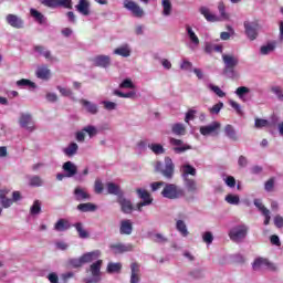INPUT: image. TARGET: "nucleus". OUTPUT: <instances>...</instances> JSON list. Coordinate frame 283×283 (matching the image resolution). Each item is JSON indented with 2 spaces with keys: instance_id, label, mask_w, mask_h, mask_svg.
<instances>
[{
  "instance_id": "obj_1",
  "label": "nucleus",
  "mask_w": 283,
  "mask_h": 283,
  "mask_svg": "<svg viewBox=\"0 0 283 283\" xmlns=\"http://www.w3.org/2000/svg\"><path fill=\"white\" fill-rule=\"evenodd\" d=\"M161 196L168 200H178V198H184L185 190L174 184H165Z\"/></svg>"
},
{
  "instance_id": "obj_2",
  "label": "nucleus",
  "mask_w": 283,
  "mask_h": 283,
  "mask_svg": "<svg viewBox=\"0 0 283 283\" xmlns=\"http://www.w3.org/2000/svg\"><path fill=\"white\" fill-rule=\"evenodd\" d=\"M156 171H159L164 178H167V180H171L174 178V171H175V166H174V160L171 158L166 157L165 163L158 161L155 167Z\"/></svg>"
},
{
  "instance_id": "obj_3",
  "label": "nucleus",
  "mask_w": 283,
  "mask_h": 283,
  "mask_svg": "<svg viewBox=\"0 0 283 283\" xmlns=\"http://www.w3.org/2000/svg\"><path fill=\"white\" fill-rule=\"evenodd\" d=\"M103 266V260L93 262L86 270V273H91L90 277L84 279L85 283H98L101 282V268Z\"/></svg>"
},
{
  "instance_id": "obj_4",
  "label": "nucleus",
  "mask_w": 283,
  "mask_h": 283,
  "mask_svg": "<svg viewBox=\"0 0 283 283\" xmlns=\"http://www.w3.org/2000/svg\"><path fill=\"white\" fill-rule=\"evenodd\" d=\"M249 233V226L242 223L234 226L230 231H229V238L232 240V242H242L244 238H247Z\"/></svg>"
},
{
  "instance_id": "obj_5",
  "label": "nucleus",
  "mask_w": 283,
  "mask_h": 283,
  "mask_svg": "<svg viewBox=\"0 0 283 283\" xmlns=\"http://www.w3.org/2000/svg\"><path fill=\"white\" fill-rule=\"evenodd\" d=\"M124 8L128 10L136 19H143V17H145V10L140 4L133 0H124Z\"/></svg>"
},
{
  "instance_id": "obj_6",
  "label": "nucleus",
  "mask_w": 283,
  "mask_h": 283,
  "mask_svg": "<svg viewBox=\"0 0 283 283\" xmlns=\"http://www.w3.org/2000/svg\"><path fill=\"white\" fill-rule=\"evenodd\" d=\"M137 196L143 200L142 202L137 203V211L142 212L143 207H149L154 202V199L151 198V195L148 193L147 190L143 188L137 189Z\"/></svg>"
},
{
  "instance_id": "obj_7",
  "label": "nucleus",
  "mask_w": 283,
  "mask_h": 283,
  "mask_svg": "<svg viewBox=\"0 0 283 283\" xmlns=\"http://www.w3.org/2000/svg\"><path fill=\"white\" fill-rule=\"evenodd\" d=\"M252 268L254 271H260V269H268L269 271H277V266L274 263L263 258L255 259L252 264Z\"/></svg>"
},
{
  "instance_id": "obj_8",
  "label": "nucleus",
  "mask_w": 283,
  "mask_h": 283,
  "mask_svg": "<svg viewBox=\"0 0 283 283\" xmlns=\"http://www.w3.org/2000/svg\"><path fill=\"white\" fill-rule=\"evenodd\" d=\"M42 4L46 8H65L72 10V0H42Z\"/></svg>"
},
{
  "instance_id": "obj_9",
  "label": "nucleus",
  "mask_w": 283,
  "mask_h": 283,
  "mask_svg": "<svg viewBox=\"0 0 283 283\" xmlns=\"http://www.w3.org/2000/svg\"><path fill=\"white\" fill-rule=\"evenodd\" d=\"M20 127H22V129H27V132H34L35 127H34V120L32 119V115L28 114V113H22L20 115Z\"/></svg>"
},
{
  "instance_id": "obj_10",
  "label": "nucleus",
  "mask_w": 283,
  "mask_h": 283,
  "mask_svg": "<svg viewBox=\"0 0 283 283\" xmlns=\"http://www.w3.org/2000/svg\"><path fill=\"white\" fill-rule=\"evenodd\" d=\"M109 249L115 255H120L134 251V245L132 243H113Z\"/></svg>"
},
{
  "instance_id": "obj_11",
  "label": "nucleus",
  "mask_w": 283,
  "mask_h": 283,
  "mask_svg": "<svg viewBox=\"0 0 283 283\" xmlns=\"http://www.w3.org/2000/svg\"><path fill=\"white\" fill-rule=\"evenodd\" d=\"M245 34L250 41H255L258 39V30H260V24L258 22H244Z\"/></svg>"
},
{
  "instance_id": "obj_12",
  "label": "nucleus",
  "mask_w": 283,
  "mask_h": 283,
  "mask_svg": "<svg viewBox=\"0 0 283 283\" xmlns=\"http://www.w3.org/2000/svg\"><path fill=\"white\" fill-rule=\"evenodd\" d=\"M6 21L9 25H11V28H15V30H21L25 25V22L23 21V19L12 13L6 17Z\"/></svg>"
},
{
  "instance_id": "obj_13",
  "label": "nucleus",
  "mask_w": 283,
  "mask_h": 283,
  "mask_svg": "<svg viewBox=\"0 0 283 283\" xmlns=\"http://www.w3.org/2000/svg\"><path fill=\"white\" fill-rule=\"evenodd\" d=\"M91 62L95 67H109L112 65V57L109 55H96L91 59Z\"/></svg>"
},
{
  "instance_id": "obj_14",
  "label": "nucleus",
  "mask_w": 283,
  "mask_h": 283,
  "mask_svg": "<svg viewBox=\"0 0 283 283\" xmlns=\"http://www.w3.org/2000/svg\"><path fill=\"white\" fill-rule=\"evenodd\" d=\"M117 202L120 206L123 213L129 214V213H132V211H134V205H132V200L123 197V195H120L117 198Z\"/></svg>"
},
{
  "instance_id": "obj_15",
  "label": "nucleus",
  "mask_w": 283,
  "mask_h": 283,
  "mask_svg": "<svg viewBox=\"0 0 283 283\" xmlns=\"http://www.w3.org/2000/svg\"><path fill=\"white\" fill-rule=\"evenodd\" d=\"M73 193L77 202H85L86 200H92V195H90V192H87L85 188L76 187Z\"/></svg>"
},
{
  "instance_id": "obj_16",
  "label": "nucleus",
  "mask_w": 283,
  "mask_h": 283,
  "mask_svg": "<svg viewBox=\"0 0 283 283\" xmlns=\"http://www.w3.org/2000/svg\"><path fill=\"white\" fill-rule=\"evenodd\" d=\"M218 129H220V123L212 122L209 125L200 127V135L201 136H211V134H218Z\"/></svg>"
},
{
  "instance_id": "obj_17",
  "label": "nucleus",
  "mask_w": 283,
  "mask_h": 283,
  "mask_svg": "<svg viewBox=\"0 0 283 283\" xmlns=\"http://www.w3.org/2000/svg\"><path fill=\"white\" fill-rule=\"evenodd\" d=\"M170 145L175 146V154H185V151L191 149V146L184 144L181 139L170 138Z\"/></svg>"
},
{
  "instance_id": "obj_18",
  "label": "nucleus",
  "mask_w": 283,
  "mask_h": 283,
  "mask_svg": "<svg viewBox=\"0 0 283 283\" xmlns=\"http://www.w3.org/2000/svg\"><path fill=\"white\" fill-rule=\"evenodd\" d=\"M133 231H134V224L132 223V220L124 219L120 221V224H119L120 235H132Z\"/></svg>"
},
{
  "instance_id": "obj_19",
  "label": "nucleus",
  "mask_w": 283,
  "mask_h": 283,
  "mask_svg": "<svg viewBox=\"0 0 283 283\" xmlns=\"http://www.w3.org/2000/svg\"><path fill=\"white\" fill-rule=\"evenodd\" d=\"M81 258H82L83 264H90L94 261H98V258H101V250L86 252Z\"/></svg>"
},
{
  "instance_id": "obj_20",
  "label": "nucleus",
  "mask_w": 283,
  "mask_h": 283,
  "mask_svg": "<svg viewBox=\"0 0 283 283\" xmlns=\"http://www.w3.org/2000/svg\"><path fill=\"white\" fill-rule=\"evenodd\" d=\"M62 169L66 174V178H74L78 171V168L72 161L64 163Z\"/></svg>"
},
{
  "instance_id": "obj_21",
  "label": "nucleus",
  "mask_w": 283,
  "mask_h": 283,
  "mask_svg": "<svg viewBox=\"0 0 283 283\" xmlns=\"http://www.w3.org/2000/svg\"><path fill=\"white\" fill-rule=\"evenodd\" d=\"M75 10L83 17H90V0H80L78 3L75 6Z\"/></svg>"
},
{
  "instance_id": "obj_22",
  "label": "nucleus",
  "mask_w": 283,
  "mask_h": 283,
  "mask_svg": "<svg viewBox=\"0 0 283 283\" xmlns=\"http://www.w3.org/2000/svg\"><path fill=\"white\" fill-rule=\"evenodd\" d=\"M130 272V283H140V265L138 263H132Z\"/></svg>"
},
{
  "instance_id": "obj_23",
  "label": "nucleus",
  "mask_w": 283,
  "mask_h": 283,
  "mask_svg": "<svg viewBox=\"0 0 283 283\" xmlns=\"http://www.w3.org/2000/svg\"><path fill=\"white\" fill-rule=\"evenodd\" d=\"M180 172H181V178L185 180V179H189V176H196L197 170L196 168H193V166L189 164H185L180 167Z\"/></svg>"
},
{
  "instance_id": "obj_24",
  "label": "nucleus",
  "mask_w": 283,
  "mask_h": 283,
  "mask_svg": "<svg viewBox=\"0 0 283 283\" xmlns=\"http://www.w3.org/2000/svg\"><path fill=\"white\" fill-rule=\"evenodd\" d=\"M200 13L205 17L206 20H208L210 23H216L220 21V18L209 10L207 7H201L200 8Z\"/></svg>"
},
{
  "instance_id": "obj_25",
  "label": "nucleus",
  "mask_w": 283,
  "mask_h": 283,
  "mask_svg": "<svg viewBox=\"0 0 283 283\" xmlns=\"http://www.w3.org/2000/svg\"><path fill=\"white\" fill-rule=\"evenodd\" d=\"M17 86L20 87L21 90H30V92H33V90H36V84L27 78L17 81Z\"/></svg>"
},
{
  "instance_id": "obj_26",
  "label": "nucleus",
  "mask_w": 283,
  "mask_h": 283,
  "mask_svg": "<svg viewBox=\"0 0 283 283\" xmlns=\"http://www.w3.org/2000/svg\"><path fill=\"white\" fill-rule=\"evenodd\" d=\"M30 15L39 23L40 25H44V23H48V18L43 13H41L36 9H30Z\"/></svg>"
},
{
  "instance_id": "obj_27",
  "label": "nucleus",
  "mask_w": 283,
  "mask_h": 283,
  "mask_svg": "<svg viewBox=\"0 0 283 283\" xmlns=\"http://www.w3.org/2000/svg\"><path fill=\"white\" fill-rule=\"evenodd\" d=\"M113 53L117 54V56H123L124 59H127L128 56H132V49L128 44H123L122 46L115 49Z\"/></svg>"
},
{
  "instance_id": "obj_28",
  "label": "nucleus",
  "mask_w": 283,
  "mask_h": 283,
  "mask_svg": "<svg viewBox=\"0 0 283 283\" xmlns=\"http://www.w3.org/2000/svg\"><path fill=\"white\" fill-rule=\"evenodd\" d=\"M98 209V207L92 202L87 203H80L77 206V211H81L82 213H88V212H94Z\"/></svg>"
},
{
  "instance_id": "obj_29",
  "label": "nucleus",
  "mask_w": 283,
  "mask_h": 283,
  "mask_svg": "<svg viewBox=\"0 0 283 283\" xmlns=\"http://www.w3.org/2000/svg\"><path fill=\"white\" fill-rule=\"evenodd\" d=\"M222 59H223V63L228 70H233V67H235V65H238V60L233 55L223 54Z\"/></svg>"
},
{
  "instance_id": "obj_30",
  "label": "nucleus",
  "mask_w": 283,
  "mask_h": 283,
  "mask_svg": "<svg viewBox=\"0 0 283 283\" xmlns=\"http://www.w3.org/2000/svg\"><path fill=\"white\" fill-rule=\"evenodd\" d=\"M171 132L175 136H185L187 134V128L182 123H176L171 126Z\"/></svg>"
},
{
  "instance_id": "obj_31",
  "label": "nucleus",
  "mask_w": 283,
  "mask_h": 283,
  "mask_svg": "<svg viewBox=\"0 0 283 283\" xmlns=\"http://www.w3.org/2000/svg\"><path fill=\"white\" fill-rule=\"evenodd\" d=\"M72 226L70 224V221L65 219H59L57 222L54 224V230L59 231L60 233L63 231H67Z\"/></svg>"
},
{
  "instance_id": "obj_32",
  "label": "nucleus",
  "mask_w": 283,
  "mask_h": 283,
  "mask_svg": "<svg viewBox=\"0 0 283 283\" xmlns=\"http://www.w3.org/2000/svg\"><path fill=\"white\" fill-rule=\"evenodd\" d=\"M82 105L83 107H85L88 114H92V115L98 114V105L86 99H82Z\"/></svg>"
},
{
  "instance_id": "obj_33",
  "label": "nucleus",
  "mask_w": 283,
  "mask_h": 283,
  "mask_svg": "<svg viewBox=\"0 0 283 283\" xmlns=\"http://www.w3.org/2000/svg\"><path fill=\"white\" fill-rule=\"evenodd\" d=\"M76 151H78V144L76 143H71L66 148H63V154H65L67 158L76 156Z\"/></svg>"
},
{
  "instance_id": "obj_34",
  "label": "nucleus",
  "mask_w": 283,
  "mask_h": 283,
  "mask_svg": "<svg viewBox=\"0 0 283 283\" xmlns=\"http://www.w3.org/2000/svg\"><path fill=\"white\" fill-rule=\"evenodd\" d=\"M224 134L227 138H229L230 140H238V133L235 132V128L231 124L226 125Z\"/></svg>"
},
{
  "instance_id": "obj_35",
  "label": "nucleus",
  "mask_w": 283,
  "mask_h": 283,
  "mask_svg": "<svg viewBox=\"0 0 283 283\" xmlns=\"http://www.w3.org/2000/svg\"><path fill=\"white\" fill-rule=\"evenodd\" d=\"M73 227L77 231L78 238H81L82 240H87V238H90V232H87V230H85V228H83V223L77 222V223L73 224Z\"/></svg>"
},
{
  "instance_id": "obj_36",
  "label": "nucleus",
  "mask_w": 283,
  "mask_h": 283,
  "mask_svg": "<svg viewBox=\"0 0 283 283\" xmlns=\"http://www.w3.org/2000/svg\"><path fill=\"white\" fill-rule=\"evenodd\" d=\"M249 92H251L249 87L240 86L235 90L234 94L238 96V98H240V101H242L243 103H247V94H249Z\"/></svg>"
},
{
  "instance_id": "obj_37",
  "label": "nucleus",
  "mask_w": 283,
  "mask_h": 283,
  "mask_svg": "<svg viewBox=\"0 0 283 283\" xmlns=\"http://www.w3.org/2000/svg\"><path fill=\"white\" fill-rule=\"evenodd\" d=\"M176 229L180 232V235L182 238H187L189 235V230L187 229V223H185L182 220L178 219L176 221Z\"/></svg>"
},
{
  "instance_id": "obj_38",
  "label": "nucleus",
  "mask_w": 283,
  "mask_h": 283,
  "mask_svg": "<svg viewBox=\"0 0 283 283\" xmlns=\"http://www.w3.org/2000/svg\"><path fill=\"white\" fill-rule=\"evenodd\" d=\"M184 182L187 191H190L191 193H196V191H198V184L193 179H184Z\"/></svg>"
},
{
  "instance_id": "obj_39",
  "label": "nucleus",
  "mask_w": 283,
  "mask_h": 283,
  "mask_svg": "<svg viewBox=\"0 0 283 283\" xmlns=\"http://www.w3.org/2000/svg\"><path fill=\"white\" fill-rule=\"evenodd\" d=\"M107 191L108 193H111V196H123V193H120V187L114 182H108L106 185Z\"/></svg>"
},
{
  "instance_id": "obj_40",
  "label": "nucleus",
  "mask_w": 283,
  "mask_h": 283,
  "mask_svg": "<svg viewBox=\"0 0 283 283\" xmlns=\"http://www.w3.org/2000/svg\"><path fill=\"white\" fill-rule=\"evenodd\" d=\"M186 32L195 45H200V39H198V35H196V32H193V29L189 24L186 25Z\"/></svg>"
},
{
  "instance_id": "obj_41",
  "label": "nucleus",
  "mask_w": 283,
  "mask_h": 283,
  "mask_svg": "<svg viewBox=\"0 0 283 283\" xmlns=\"http://www.w3.org/2000/svg\"><path fill=\"white\" fill-rule=\"evenodd\" d=\"M29 186L30 187H43V179L38 175L29 176Z\"/></svg>"
},
{
  "instance_id": "obj_42",
  "label": "nucleus",
  "mask_w": 283,
  "mask_h": 283,
  "mask_svg": "<svg viewBox=\"0 0 283 283\" xmlns=\"http://www.w3.org/2000/svg\"><path fill=\"white\" fill-rule=\"evenodd\" d=\"M207 87L210 90V92H213V94L219 96V98H224V96H227V93H224V91L220 90V87L216 86L214 84L209 83Z\"/></svg>"
},
{
  "instance_id": "obj_43",
  "label": "nucleus",
  "mask_w": 283,
  "mask_h": 283,
  "mask_svg": "<svg viewBox=\"0 0 283 283\" xmlns=\"http://www.w3.org/2000/svg\"><path fill=\"white\" fill-rule=\"evenodd\" d=\"M35 52H39L41 56H44L48 61H52V53L48 50H45L44 46L36 45L34 46Z\"/></svg>"
},
{
  "instance_id": "obj_44",
  "label": "nucleus",
  "mask_w": 283,
  "mask_h": 283,
  "mask_svg": "<svg viewBox=\"0 0 283 283\" xmlns=\"http://www.w3.org/2000/svg\"><path fill=\"white\" fill-rule=\"evenodd\" d=\"M122 269H123V264L109 262L107 264L106 271L107 273H120Z\"/></svg>"
},
{
  "instance_id": "obj_45",
  "label": "nucleus",
  "mask_w": 283,
  "mask_h": 283,
  "mask_svg": "<svg viewBox=\"0 0 283 283\" xmlns=\"http://www.w3.org/2000/svg\"><path fill=\"white\" fill-rule=\"evenodd\" d=\"M84 134H87V136L90 138H94V136H96L98 134V128H96V126L94 125H87L85 127L82 128Z\"/></svg>"
},
{
  "instance_id": "obj_46",
  "label": "nucleus",
  "mask_w": 283,
  "mask_h": 283,
  "mask_svg": "<svg viewBox=\"0 0 283 283\" xmlns=\"http://www.w3.org/2000/svg\"><path fill=\"white\" fill-rule=\"evenodd\" d=\"M119 87L120 90H135L136 85H134V82L132 81V78L127 77L122 81V83L119 84Z\"/></svg>"
},
{
  "instance_id": "obj_47",
  "label": "nucleus",
  "mask_w": 283,
  "mask_h": 283,
  "mask_svg": "<svg viewBox=\"0 0 283 283\" xmlns=\"http://www.w3.org/2000/svg\"><path fill=\"white\" fill-rule=\"evenodd\" d=\"M0 203L3 207V209H10L12 207V199L6 197V195L0 193Z\"/></svg>"
},
{
  "instance_id": "obj_48",
  "label": "nucleus",
  "mask_w": 283,
  "mask_h": 283,
  "mask_svg": "<svg viewBox=\"0 0 283 283\" xmlns=\"http://www.w3.org/2000/svg\"><path fill=\"white\" fill-rule=\"evenodd\" d=\"M114 95L115 96H118L119 98H134V96H136V92L135 91H130V92H127V93H123L118 90H115L114 91Z\"/></svg>"
},
{
  "instance_id": "obj_49",
  "label": "nucleus",
  "mask_w": 283,
  "mask_h": 283,
  "mask_svg": "<svg viewBox=\"0 0 283 283\" xmlns=\"http://www.w3.org/2000/svg\"><path fill=\"white\" fill-rule=\"evenodd\" d=\"M148 147L156 154V156H160V154H165V147H163V145L160 144H149Z\"/></svg>"
},
{
  "instance_id": "obj_50",
  "label": "nucleus",
  "mask_w": 283,
  "mask_h": 283,
  "mask_svg": "<svg viewBox=\"0 0 283 283\" xmlns=\"http://www.w3.org/2000/svg\"><path fill=\"white\" fill-rule=\"evenodd\" d=\"M161 6L164 8L163 15L164 17H169V14H171V1L163 0Z\"/></svg>"
},
{
  "instance_id": "obj_51",
  "label": "nucleus",
  "mask_w": 283,
  "mask_h": 283,
  "mask_svg": "<svg viewBox=\"0 0 283 283\" xmlns=\"http://www.w3.org/2000/svg\"><path fill=\"white\" fill-rule=\"evenodd\" d=\"M67 263L70 266H72V269H81V266L84 264L82 256L78 259H69Z\"/></svg>"
},
{
  "instance_id": "obj_52",
  "label": "nucleus",
  "mask_w": 283,
  "mask_h": 283,
  "mask_svg": "<svg viewBox=\"0 0 283 283\" xmlns=\"http://www.w3.org/2000/svg\"><path fill=\"white\" fill-rule=\"evenodd\" d=\"M31 216H39L41 213V201L35 200L30 208Z\"/></svg>"
},
{
  "instance_id": "obj_53",
  "label": "nucleus",
  "mask_w": 283,
  "mask_h": 283,
  "mask_svg": "<svg viewBox=\"0 0 283 283\" xmlns=\"http://www.w3.org/2000/svg\"><path fill=\"white\" fill-rule=\"evenodd\" d=\"M226 202H228V205L238 206L240 205V197L238 195H228L226 196Z\"/></svg>"
},
{
  "instance_id": "obj_54",
  "label": "nucleus",
  "mask_w": 283,
  "mask_h": 283,
  "mask_svg": "<svg viewBox=\"0 0 283 283\" xmlns=\"http://www.w3.org/2000/svg\"><path fill=\"white\" fill-rule=\"evenodd\" d=\"M218 10L221 15V19H224L226 21L229 20V14L227 13V7L224 6V2H219Z\"/></svg>"
},
{
  "instance_id": "obj_55",
  "label": "nucleus",
  "mask_w": 283,
  "mask_h": 283,
  "mask_svg": "<svg viewBox=\"0 0 283 283\" xmlns=\"http://www.w3.org/2000/svg\"><path fill=\"white\" fill-rule=\"evenodd\" d=\"M254 207H256V209H259V211L264 214L269 211V209L264 206V203H262V200L260 199H254Z\"/></svg>"
},
{
  "instance_id": "obj_56",
  "label": "nucleus",
  "mask_w": 283,
  "mask_h": 283,
  "mask_svg": "<svg viewBox=\"0 0 283 283\" xmlns=\"http://www.w3.org/2000/svg\"><path fill=\"white\" fill-rule=\"evenodd\" d=\"M102 105H104V109H106L107 112H114V109H116L117 107L116 103L109 101H103Z\"/></svg>"
},
{
  "instance_id": "obj_57",
  "label": "nucleus",
  "mask_w": 283,
  "mask_h": 283,
  "mask_svg": "<svg viewBox=\"0 0 283 283\" xmlns=\"http://www.w3.org/2000/svg\"><path fill=\"white\" fill-rule=\"evenodd\" d=\"M229 104L232 107V109H234L237 114H239V116H242V106L238 102L230 99Z\"/></svg>"
},
{
  "instance_id": "obj_58",
  "label": "nucleus",
  "mask_w": 283,
  "mask_h": 283,
  "mask_svg": "<svg viewBox=\"0 0 283 283\" xmlns=\"http://www.w3.org/2000/svg\"><path fill=\"white\" fill-rule=\"evenodd\" d=\"M271 92L276 95V98L283 103V92L280 86H272Z\"/></svg>"
},
{
  "instance_id": "obj_59",
  "label": "nucleus",
  "mask_w": 283,
  "mask_h": 283,
  "mask_svg": "<svg viewBox=\"0 0 283 283\" xmlns=\"http://www.w3.org/2000/svg\"><path fill=\"white\" fill-rule=\"evenodd\" d=\"M224 107V103L219 102L209 108L210 114H220V111Z\"/></svg>"
},
{
  "instance_id": "obj_60",
  "label": "nucleus",
  "mask_w": 283,
  "mask_h": 283,
  "mask_svg": "<svg viewBox=\"0 0 283 283\" xmlns=\"http://www.w3.org/2000/svg\"><path fill=\"white\" fill-rule=\"evenodd\" d=\"M36 78H40V81H50L52 78V73L50 72H36Z\"/></svg>"
},
{
  "instance_id": "obj_61",
  "label": "nucleus",
  "mask_w": 283,
  "mask_h": 283,
  "mask_svg": "<svg viewBox=\"0 0 283 283\" xmlns=\"http://www.w3.org/2000/svg\"><path fill=\"white\" fill-rule=\"evenodd\" d=\"M273 50H275V45L274 44H268V45H263L261 46V54H271V52H273Z\"/></svg>"
},
{
  "instance_id": "obj_62",
  "label": "nucleus",
  "mask_w": 283,
  "mask_h": 283,
  "mask_svg": "<svg viewBox=\"0 0 283 283\" xmlns=\"http://www.w3.org/2000/svg\"><path fill=\"white\" fill-rule=\"evenodd\" d=\"M274 187H275V179H274V178L269 179V180L265 182V185H264V189H265V191H268V192L273 191Z\"/></svg>"
},
{
  "instance_id": "obj_63",
  "label": "nucleus",
  "mask_w": 283,
  "mask_h": 283,
  "mask_svg": "<svg viewBox=\"0 0 283 283\" xmlns=\"http://www.w3.org/2000/svg\"><path fill=\"white\" fill-rule=\"evenodd\" d=\"M202 240L206 244H211L213 242V234L211 232H205L202 234Z\"/></svg>"
},
{
  "instance_id": "obj_64",
  "label": "nucleus",
  "mask_w": 283,
  "mask_h": 283,
  "mask_svg": "<svg viewBox=\"0 0 283 283\" xmlns=\"http://www.w3.org/2000/svg\"><path fill=\"white\" fill-rule=\"evenodd\" d=\"M94 191L95 193H103V181L101 179L95 180Z\"/></svg>"
}]
</instances>
